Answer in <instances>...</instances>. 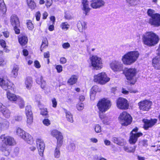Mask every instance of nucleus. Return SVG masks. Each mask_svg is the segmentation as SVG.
<instances>
[{"mask_svg":"<svg viewBox=\"0 0 160 160\" xmlns=\"http://www.w3.org/2000/svg\"><path fill=\"white\" fill-rule=\"evenodd\" d=\"M37 148L38 149L39 154L41 156L43 155V152L45 147V145L43 140L41 138H38L36 140Z\"/></svg>","mask_w":160,"mask_h":160,"instance_id":"16","label":"nucleus"},{"mask_svg":"<svg viewBox=\"0 0 160 160\" xmlns=\"http://www.w3.org/2000/svg\"><path fill=\"white\" fill-rule=\"evenodd\" d=\"M2 113L3 116L7 118H9L11 115V112L7 108Z\"/></svg>","mask_w":160,"mask_h":160,"instance_id":"31","label":"nucleus"},{"mask_svg":"<svg viewBox=\"0 0 160 160\" xmlns=\"http://www.w3.org/2000/svg\"><path fill=\"white\" fill-rule=\"evenodd\" d=\"M117 106L119 109L125 110L128 108L129 104L126 99L122 98H119L117 100Z\"/></svg>","mask_w":160,"mask_h":160,"instance_id":"10","label":"nucleus"},{"mask_svg":"<svg viewBox=\"0 0 160 160\" xmlns=\"http://www.w3.org/2000/svg\"><path fill=\"white\" fill-rule=\"evenodd\" d=\"M152 104V102L147 100H143L138 103L139 108L141 110L146 111L149 109Z\"/></svg>","mask_w":160,"mask_h":160,"instance_id":"12","label":"nucleus"},{"mask_svg":"<svg viewBox=\"0 0 160 160\" xmlns=\"http://www.w3.org/2000/svg\"><path fill=\"white\" fill-rule=\"evenodd\" d=\"M110 80V78L107 76L104 72L99 73L94 76V81L100 84H104L108 82Z\"/></svg>","mask_w":160,"mask_h":160,"instance_id":"5","label":"nucleus"},{"mask_svg":"<svg viewBox=\"0 0 160 160\" xmlns=\"http://www.w3.org/2000/svg\"><path fill=\"white\" fill-rule=\"evenodd\" d=\"M78 77L76 75H72L68 81V83L70 85H72L77 82Z\"/></svg>","mask_w":160,"mask_h":160,"instance_id":"29","label":"nucleus"},{"mask_svg":"<svg viewBox=\"0 0 160 160\" xmlns=\"http://www.w3.org/2000/svg\"><path fill=\"white\" fill-rule=\"evenodd\" d=\"M101 91V89L99 88L98 86L95 85L92 87L91 91L96 93V92H100Z\"/></svg>","mask_w":160,"mask_h":160,"instance_id":"36","label":"nucleus"},{"mask_svg":"<svg viewBox=\"0 0 160 160\" xmlns=\"http://www.w3.org/2000/svg\"><path fill=\"white\" fill-rule=\"evenodd\" d=\"M7 96L8 99L11 101H16L19 96H16L15 94L11 92L10 90H8L7 92Z\"/></svg>","mask_w":160,"mask_h":160,"instance_id":"21","label":"nucleus"},{"mask_svg":"<svg viewBox=\"0 0 160 160\" xmlns=\"http://www.w3.org/2000/svg\"><path fill=\"white\" fill-rule=\"evenodd\" d=\"M99 118L102 121V120L104 119L105 118L107 117L105 116V115L103 113L104 112H99Z\"/></svg>","mask_w":160,"mask_h":160,"instance_id":"57","label":"nucleus"},{"mask_svg":"<svg viewBox=\"0 0 160 160\" xmlns=\"http://www.w3.org/2000/svg\"><path fill=\"white\" fill-rule=\"evenodd\" d=\"M147 13L148 15L151 17V18H152L153 16L156 15V13H155V11L154 10L149 9L148 10Z\"/></svg>","mask_w":160,"mask_h":160,"instance_id":"41","label":"nucleus"},{"mask_svg":"<svg viewBox=\"0 0 160 160\" xmlns=\"http://www.w3.org/2000/svg\"><path fill=\"white\" fill-rule=\"evenodd\" d=\"M25 111L26 116H33L30 106H27L25 108Z\"/></svg>","mask_w":160,"mask_h":160,"instance_id":"35","label":"nucleus"},{"mask_svg":"<svg viewBox=\"0 0 160 160\" xmlns=\"http://www.w3.org/2000/svg\"><path fill=\"white\" fill-rule=\"evenodd\" d=\"M118 119L121 124L124 126H127L130 124L132 121L131 116L125 111L120 113Z\"/></svg>","mask_w":160,"mask_h":160,"instance_id":"6","label":"nucleus"},{"mask_svg":"<svg viewBox=\"0 0 160 160\" xmlns=\"http://www.w3.org/2000/svg\"><path fill=\"white\" fill-rule=\"evenodd\" d=\"M0 44L2 47L4 48H5L7 47L5 41L2 39H0Z\"/></svg>","mask_w":160,"mask_h":160,"instance_id":"52","label":"nucleus"},{"mask_svg":"<svg viewBox=\"0 0 160 160\" xmlns=\"http://www.w3.org/2000/svg\"><path fill=\"white\" fill-rule=\"evenodd\" d=\"M149 23L151 25L155 27L160 26V14L156 13V15L150 18L149 20Z\"/></svg>","mask_w":160,"mask_h":160,"instance_id":"15","label":"nucleus"},{"mask_svg":"<svg viewBox=\"0 0 160 160\" xmlns=\"http://www.w3.org/2000/svg\"><path fill=\"white\" fill-rule=\"evenodd\" d=\"M0 142H1L4 144L2 146L5 147H6L7 145H13L15 143L13 138L9 136H6L5 134L2 135L0 136Z\"/></svg>","mask_w":160,"mask_h":160,"instance_id":"8","label":"nucleus"},{"mask_svg":"<svg viewBox=\"0 0 160 160\" xmlns=\"http://www.w3.org/2000/svg\"><path fill=\"white\" fill-rule=\"evenodd\" d=\"M82 4L83 6L82 10L84 12V13L86 15L90 10L88 2L87 0H82Z\"/></svg>","mask_w":160,"mask_h":160,"instance_id":"23","label":"nucleus"},{"mask_svg":"<svg viewBox=\"0 0 160 160\" xmlns=\"http://www.w3.org/2000/svg\"><path fill=\"white\" fill-rule=\"evenodd\" d=\"M17 134L23 139L26 132L20 128H18L16 130Z\"/></svg>","mask_w":160,"mask_h":160,"instance_id":"34","label":"nucleus"},{"mask_svg":"<svg viewBox=\"0 0 160 160\" xmlns=\"http://www.w3.org/2000/svg\"><path fill=\"white\" fill-rule=\"evenodd\" d=\"M136 73V70L135 68H129L127 69L125 72V76L127 79L129 80H132L131 83L134 84L136 81L135 76Z\"/></svg>","mask_w":160,"mask_h":160,"instance_id":"9","label":"nucleus"},{"mask_svg":"<svg viewBox=\"0 0 160 160\" xmlns=\"http://www.w3.org/2000/svg\"><path fill=\"white\" fill-rule=\"evenodd\" d=\"M37 83L40 84L41 87L44 90H46L47 88V85L46 82L43 80V78L41 76L40 78H38L36 79Z\"/></svg>","mask_w":160,"mask_h":160,"instance_id":"22","label":"nucleus"},{"mask_svg":"<svg viewBox=\"0 0 160 160\" xmlns=\"http://www.w3.org/2000/svg\"><path fill=\"white\" fill-rule=\"evenodd\" d=\"M152 65L157 70H160V56H158L152 59Z\"/></svg>","mask_w":160,"mask_h":160,"instance_id":"19","label":"nucleus"},{"mask_svg":"<svg viewBox=\"0 0 160 160\" xmlns=\"http://www.w3.org/2000/svg\"><path fill=\"white\" fill-rule=\"evenodd\" d=\"M23 139L27 141L29 144H31L33 142V139L32 136L26 132L24 137H23Z\"/></svg>","mask_w":160,"mask_h":160,"instance_id":"25","label":"nucleus"},{"mask_svg":"<svg viewBox=\"0 0 160 160\" xmlns=\"http://www.w3.org/2000/svg\"><path fill=\"white\" fill-rule=\"evenodd\" d=\"M18 104L20 108H23L25 106V102L21 97H19L17 99Z\"/></svg>","mask_w":160,"mask_h":160,"instance_id":"32","label":"nucleus"},{"mask_svg":"<svg viewBox=\"0 0 160 160\" xmlns=\"http://www.w3.org/2000/svg\"><path fill=\"white\" fill-rule=\"evenodd\" d=\"M77 27L80 32H82L86 28V24L84 22H78L77 24Z\"/></svg>","mask_w":160,"mask_h":160,"instance_id":"27","label":"nucleus"},{"mask_svg":"<svg viewBox=\"0 0 160 160\" xmlns=\"http://www.w3.org/2000/svg\"><path fill=\"white\" fill-rule=\"evenodd\" d=\"M143 43L149 46H152L157 44L159 40L158 36L153 32H147L142 36Z\"/></svg>","mask_w":160,"mask_h":160,"instance_id":"1","label":"nucleus"},{"mask_svg":"<svg viewBox=\"0 0 160 160\" xmlns=\"http://www.w3.org/2000/svg\"><path fill=\"white\" fill-rule=\"evenodd\" d=\"M18 69L19 68L17 66H15L13 68L11 72V75L12 77L14 78H16L17 77Z\"/></svg>","mask_w":160,"mask_h":160,"instance_id":"33","label":"nucleus"},{"mask_svg":"<svg viewBox=\"0 0 160 160\" xmlns=\"http://www.w3.org/2000/svg\"><path fill=\"white\" fill-rule=\"evenodd\" d=\"M14 30L15 33L16 34H18L20 33V30L19 28L20 26H13Z\"/></svg>","mask_w":160,"mask_h":160,"instance_id":"50","label":"nucleus"},{"mask_svg":"<svg viewBox=\"0 0 160 160\" xmlns=\"http://www.w3.org/2000/svg\"><path fill=\"white\" fill-rule=\"evenodd\" d=\"M0 85L3 89L7 91L13 90L12 83L7 80L0 78Z\"/></svg>","mask_w":160,"mask_h":160,"instance_id":"14","label":"nucleus"},{"mask_svg":"<svg viewBox=\"0 0 160 160\" xmlns=\"http://www.w3.org/2000/svg\"><path fill=\"white\" fill-rule=\"evenodd\" d=\"M143 121L144 123V128L145 129L147 130L149 128L152 127L156 123L157 120L156 119H151L150 120L143 119Z\"/></svg>","mask_w":160,"mask_h":160,"instance_id":"18","label":"nucleus"},{"mask_svg":"<svg viewBox=\"0 0 160 160\" xmlns=\"http://www.w3.org/2000/svg\"><path fill=\"white\" fill-rule=\"evenodd\" d=\"M47 40H45L44 41H43L42 42V44L41 46V49H40L41 51H42V47L44 48L45 47V46H47Z\"/></svg>","mask_w":160,"mask_h":160,"instance_id":"59","label":"nucleus"},{"mask_svg":"<svg viewBox=\"0 0 160 160\" xmlns=\"http://www.w3.org/2000/svg\"><path fill=\"white\" fill-rule=\"evenodd\" d=\"M43 124L46 126H48L51 124L50 121L47 118L44 119L42 121Z\"/></svg>","mask_w":160,"mask_h":160,"instance_id":"47","label":"nucleus"},{"mask_svg":"<svg viewBox=\"0 0 160 160\" xmlns=\"http://www.w3.org/2000/svg\"><path fill=\"white\" fill-rule=\"evenodd\" d=\"M95 131L97 133H99L101 132V127L98 124H96L94 127Z\"/></svg>","mask_w":160,"mask_h":160,"instance_id":"42","label":"nucleus"},{"mask_svg":"<svg viewBox=\"0 0 160 160\" xmlns=\"http://www.w3.org/2000/svg\"><path fill=\"white\" fill-rule=\"evenodd\" d=\"M138 128L136 127L133 129L130 132L129 140L130 143L135 144L137 141L138 138L142 135V133L141 132L137 133L138 132Z\"/></svg>","mask_w":160,"mask_h":160,"instance_id":"7","label":"nucleus"},{"mask_svg":"<svg viewBox=\"0 0 160 160\" xmlns=\"http://www.w3.org/2000/svg\"><path fill=\"white\" fill-rule=\"evenodd\" d=\"M57 147L55 148L54 151V156L55 158H59L60 155V147L62 146V143H61L60 146H59L58 143L57 144Z\"/></svg>","mask_w":160,"mask_h":160,"instance_id":"30","label":"nucleus"},{"mask_svg":"<svg viewBox=\"0 0 160 160\" xmlns=\"http://www.w3.org/2000/svg\"><path fill=\"white\" fill-rule=\"evenodd\" d=\"M104 3L102 0H92L91 2L90 6L93 8L97 9L103 6Z\"/></svg>","mask_w":160,"mask_h":160,"instance_id":"17","label":"nucleus"},{"mask_svg":"<svg viewBox=\"0 0 160 160\" xmlns=\"http://www.w3.org/2000/svg\"><path fill=\"white\" fill-rule=\"evenodd\" d=\"M0 10L4 12L6 11V9L4 2L0 4Z\"/></svg>","mask_w":160,"mask_h":160,"instance_id":"49","label":"nucleus"},{"mask_svg":"<svg viewBox=\"0 0 160 160\" xmlns=\"http://www.w3.org/2000/svg\"><path fill=\"white\" fill-rule=\"evenodd\" d=\"M69 25L67 22H62L60 25V27L62 29H68Z\"/></svg>","mask_w":160,"mask_h":160,"instance_id":"39","label":"nucleus"},{"mask_svg":"<svg viewBox=\"0 0 160 160\" xmlns=\"http://www.w3.org/2000/svg\"><path fill=\"white\" fill-rule=\"evenodd\" d=\"M131 6H134L137 4L138 1L139 0H126Z\"/></svg>","mask_w":160,"mask_h":160,"instance_id":"37","label":"nucleus"},{"mask_svg":"<svg viewBox=\"0 0 160 160\" xmlns=\"http://www.w3.org/2000/svg\"><path fill=\"white\" fill-rule=\"evenodd\" d=\"M52 107L53 108H56L57 106V103L56 99L54 98L52 100Z\"/></svg>","mask_w":160,"mask_h":160,"instance_id":"56","label":"nucleus"},{"mask_svg":"<svg viewBox=\"0 0 160 160\" xmlns=\"http://www.w3.org/2000/svg\"><path fill=\"white\" fill-rule=\"evenodd\" d=\"M90 64L93 68L99 70L102 68L103 63L101 58L96 55H92L90 58Z\"/></svg>","mask_w":160,"mask_h":160,"instance_id":"3","label":"nucleus"},{"mask_svg":"<svg viewBox=\"0 0 160 160\" xmlns=\"http://www.w3.org/2000/svg\"><path fill=\"white\" fill-rule=\"evenodd\" d=\"M139 55L138 51L129 52L122 56V61L124 64L130 65L137 61Z\"/></svg>","mask_w":160,"mask_h":160,"instance_id":"2","label":"nucleus"},{"mask_svg":"<svg viewBox=\"0 0 160 160\" xmlns=\"http://www.w3.org/2000/svg\"><path fill=\"white\" fill-rule=\"evenodd\" d=\"M97 106L99 112H105L111 107V103L109 100L103 98L99 100Z\"/></svg>","mask_w":160,"mask_h":160,"instance_id":"4","label":"nucleus"},{"mask_svg":"<svg viewBox=\"0 0 160 160\" xmlns=\"http://www.w3.org/2000/svg\"><path fill=\"white\" fill-rule=\"evenodd\" d=\"M62 46L63 48H67L70 47V45L68 43H64L62 44Z\"/></svg>","mask_w":160,"mask_h":160,"instance_id":"63","label":"nucleus"},{"mask_svg":"<svg viewBox=\"0 0 160 160\" xmlns=\"http://www.w3.org/2000/svg\"><path fill=\"white\" fill-rule=\"evenodd\" d=\"M76 146L74 143H71L69 145L68 149L70 151H72L74 150L75 149Z\"/></svg>","mask_w":160,"mask_h":160,"instance_id":"44","label":"nucleus"},{"mask_svg":"<svg viewBox=\"0 0 160 160\" xmlns=\"http://www.w3.org/2000/svg\"><path fill=\"white\" fill-rule=\"evenodd\" d=\"M36 19L37 21H39L40 18L41 14L40 12H37L36 14Z\"/></svg>","mask_w":160,"mask_h":160,"instance_id":"61","label":"nucleus"},{"mask_svg":"<svg viewBox=\"0 0 160 160\" xmlns=\"http://www.w3.org/2000/svg\"><path fill=\"white\" fill-rule=\"evenodd\" d=\"M111 69L115 72H119L123 69V65L120 61H114L110 64Z\"/></svg>","mask_w":160,"mask_h":160,"instance_id":"11","label":"nucleus"},{"mask_svg":"<svg viewBox=\"0 0 160 160\" xmlns=\"http://www.w3.org/2000/svg\"><path fill=\"white\" fill-rule=\"evenodd\" d=\"M32 78L31 77H28L26 78L25 81L26 87L28 89H30L32 84Z\"/></svg>","mask_w":160,"mask_h":160,"instance_id":"24","label":"nucleus"},{"mask_svg":"<svg viewBox=\"0 0 160 160\" xmlns=\"http://www.w3.org/2000/svg\"><path fill=\"white\" fill-rule=\"evenodd\" d=\"M84 105L83 103L78 104L77 105V108L78 110H82L84 108Z\"/></svg>","mask_w":160,"mask_h":160,"instance_id":"46","label":"nucleus"},{"mask_svg":"<svg viewBox=\"0 0 160 160\" xmlns=\"http://www.w3.org/2000/svg\"><path fill=\"white\" fill-rule=\"evenodd\" d=\"M51 135L56 138L57 139V143L60 146L62 143L63 137L61 133L57 130H53L51 132Z\"/></svg>","mask_w":160,"mask_h":160,"instance_id":"13","label":"nucleus"},{"mask_svg":"<svg viewBox=\"0 0 160 160\" xmlns=\"http://www.w3.org/2000/svg\"><path fill=\"white\" fill-rule=\"evenodd\" d=\"M14 119L17 121H20L22 120V117L21 116H17L14 117Z\"/></svg>","mask_w":160,"mask_h":160,"instance_id":"64","label":"nucleus"},{"mask_svg":"<svg viewBox=\"0 0 160 160\" xmlns=\"http://www.w3.org/2000/svg\"><path fill=\"white\" fill-rule=\"evenodd\" d=\"M119 138H118L116 137H114L113 138V141L115 143H116L119 145H122V143L119 142Z\"/></svg>","mask_w":160,"mask_h":160,"instance_id":"54","label":"nucleus"},{"mask_svg":"<svg viewBox=\"0 0 160 160\" xmlns=\"http://www.w3.org/2000/svg\"><path fill=\"white\" fill-rule=\"evenodd\" d=\"M27 122L28 125H31L33 122V116H26Z\"/></svg>","mask_w":160,"mask_h":160,"instance_id":"40","label":"nucleus"},{"mask_svg":"<svg viewBox=\"0 0 160 160\" xmlns=\"http://www.w3.org/2000/svg\"><path fill=\"white\" fill-rule=\"evenodd\" d=\"M66 117L67 120L69 122L72 123L73 122V116L71 113L66 109L65 110Z\"/></svg>","mask_w":160,"mask_h":160,"instance_id":"28","label":"nucleus"},{"mask_svg":"<svg viewBox=\"0 0 160 160\" xmlns=\"http://www.w3.org/2000/svg\"><path fill=\"white\" fill-rule=\"evenodd\" d=\"M41 99V96L40 95H37L34 97L35 101L37 102L38 104H40Z\"/></svg>","mask_w":160,"mask_h":160,"instance_id":"43","label":"nucleus"},{"mask_svg":"<svg viewBox=\"0 0 160 160\" xmlns=\"http://www.w3.org/2000/svg\"><path fill=\"white\" fill-rule=\"evenodd\" d=\"M10 22L12 25L14 26H20V22L18 17L16 15H12L10 19Z\"/></svg>","mask_w":160,"mask_h":160,"instance_id":"20","label":"nucleus"},{"mask_svg":"<svg viewBox=\"0 0 160 160\" xmlns=\"http://www.w3.org/2000/svg\"><path fill=\"white\" fill-rule=\"evenodd\" d=\"M60 63L61 64H63L66 63L67 62V60L65 58L62 57L60 58Z\"/></svg>","mask_w":160,"mask_h":160,"instance_id":"60","label":"nucleus"},{"mask_svg":"<svg viewBox=\"0 0 160 160\" xmlns=\"http://www.w3.org/2000/svg\"><path fill=\"white\" fill-rule=\"evenodd\" d=\"M52 0H47L46 5L47 7H49L52 4Z\"/></svg>","mask_w":160,"mask_h":160,"instance_id":"62","label":"nucleus"},{"mask_svg":"<svg viewBox=\"0 0 160 160\" xmlns=\"http://www.w3.org/2000/svg\"><path fill=\"white\" fill-rule=\"evenodd\" d=\"M87 36L86 35V34H85V35L82 36V37H81L80 38V41L81 42H85L87 40Z\"/></svg>","mask_w":160,"mask_h":160,"instance_id":"53","label":"nucleus"},{"mask_svg":"<svg viewBox=\"0 0 160 160\" xmlns=\"http://www.w3.org/2000/svg\"><path fill=\"white\" fill-rule=\"evenodd\" d=\"M28 5L29 8L32 10L34 9L36 7L35 3L32 0L29 1Z\"/></svg>","mask_w":160,"mask_h":160,"instance_id":"38","label":"nucleus"},{"mask_svg":"<svg viewBox=\"0 0 160 160\" xmlns=\"http://www.w3.org/2000/svg\"><path fill=\"white\" fill-rule=\"evenodd\" d=\"M7 107L5 106L0 102V112H2Z\"/></svg>","mask_w":160,"mask_h":160,"instance_id":"55","label":"nucleus"},{"mask_svg":"<svg viewBox=\"0 0 160 160\" xmlns=\"http://www.w3.org/2000/svg\"><path fill=\"white\" fill-rule=\"evenodd\" d=\"M56 68L58 73L61 72L62 70V67L61 65H57Z\"/></svg>","mask_w":160,"mask_h":160,"instance_id":"51","label":"nucleus"},{"mask_svg":"<svg viewBox=\"0 0 160 160\" xmlns=\"http://www.w3.org/2000/svg\"><path fill=\"white\" fill-rule=\"evenodd\" d=\"M27 26L29 30H32L34 28L33 24L32 23L31 21L30 20H28V21L27 22Z\"/></svg>","mask_w":160,"mask_h":160,"instance_id":"45","label":"nucleus"},{"mask_svg":"<svg viewBox=\"0 0 160 160\" xmlns=\"http://www.w3.org/2000/svg\"><path fill=\"white\" fill-rule=\"evenodd\" d=\"M34 66L37 68H40L41 67V65L39 62L37 60L35 61L34 62Z\"/></svg>","mask_w":160,"mask_h":160,"instance_id":"58","label":"nucleus"},{"mask_svg":"<svg viewBox=\"0 0 160 160\" xmlns=\"http://www.w3.org/2000/svg\"><path fill=\"white\" fill-rule=\"evenodd\" d=\"M41 114L43 116H47L48 115V112L46 109H42L41 110Z\"/></svg>","mask_w":160,"mask_h":160,"instance_id":"48","label":"nucleus"},{"mask_svg":"<svg viewBox=\"0 0 160 160\" xmlns=\"http://www.w3.org/2000/svg\"><path fill=\"white\" fill-rule=\"evenodd\" d=\"M18 41L22 46H24L28 42V40L27 37L25 36H22L18 38Z\"/></svg>","mask_w":160,"mask_h":160,"instance_id":"26","label":"nucleus"}]
</instances>
